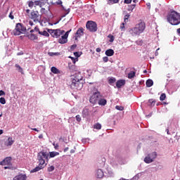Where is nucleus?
Returning <instances> with one entry per match:
<instances>
[{
    "label": "nucleus",
    "mask_w": 180,
    "mask_h": 180,
    "mask_svg": "<svg viewBox=\"0 0 180 180\" xmlns=\"http://www.w3.org/2000/svg\"><path fill=\"white\" fill-rule=\"evenodd\" d=\"M81 72L76 73L70 77V86L75 91H81L84 86V80L82 79Z\"/></svg>",
    "instance_id": "f257e3e1"
},
{
    "label": "nucleus",
    "mask_w": 180,
    "mask_h": 180,
    "mask_svg": "<svg viewBox=\"0 0 180 180\" xmlns=\"http://www.w3.org/2000/svg\"><path fill=\"white\" fill-rule=\"evenodd\" d=\"M146 30V22H141L136 25L134 27H132L129 30V33L133 37L136 36H140Z\"/></svg>",
    "instance_id": "f03ea898"
},
{
    "label": "nucleus",
    "mask_w": 180,
    "mask_h": 180,
    "mask_svg": "<svg viewBox=\"0 0 180 180\" xmlns=\"http://www.w3.org/2000/svg\"><path fill=\"white\" fill-rule=\"evenodd\" d=\"M167 19L170 25L178 26V25L180 24V13L175 11H172L168 13Z\"/></svg>",
    "instance_id": "7ed1b4c3"
},
{
    "label": "nucleus",
    "mask_w": 180,
    "mask_h": 180,
    "mask_svg": "<svg viewBox=\"0 0 180 180\" xmlns=\"http://www.w3.org/2000/svg\"><path fill=\"white\" fill-rule=\"evenodd\" d=\"M37 160L40 165H44L46 161L49 162V153L44 150H41L37 153Z\"/></svg>",
    "instance_id": "20e7f679"
},
{
    "label": "nucleus",
    "mask_w": 180,
    "mask_h": 180,
    "mask_svg": "<svg viewBox=\"0 0 180 180\" xmlns=\"http://www.w3.org/2000/svg\"><path fill=\"white\" fill-rule=\"evenodd\" d=\"M26 27L23 25V24L18 22L15 25V28L12 31L11 34H14V36H20V34H23L26 32Z\"/></svg>",
    "instance_id": "39448f33"
},
{
    "label": "nucleus",
    "mask_w": 180,
    "mask_h": 180,
    "mask_svg": "<svg viewBox=\"0 0 180 180\" xmlns=\"http://www.w3.org/2000/svg\"><path fill=\"white\" fill-rule=\"evenodd\" d=\"M101 98H102V94H101V92L96 89L93 92L91 96L90 97L89 102L93 105H96V103L99 101Z\"/></svg>",
    "instance_id": "423d86ee"
},
{
    "label": "nucleus",
    "mask_w": 180,
    "mask_h": 180,
    "mask_svg": "<svg viewBox=\"0 0 180 180\" xmlns=\"http://www.w3.org/2000/svg\"><path fill=\"white\" fill-rule=\"evenodd\" d=\"M158 155V154L156 151L151 152L145 157L143 161L146 164H151V162H154L155 161Z\"/></svg>",
    "instance_id": "0eeeda50"
},
{
    "label": "nucleus",
    "mask_w": 180,
    "mask_h": 180,
    "mask_svg": "<svg viewBox=\"0 0 180 180\" xmlns=\"http://www.w3.org/2000/svg\"><path fill=\"white\" fill-rule=\"evenodd\" d=\"M48 33H50V34L52 36V37H56V39H58L61 34H64L65 33V31L61 30L60 29L57 30H48Z\"/></svg>",
    "instance_id": "6e6552de"
},
{
    "label": "nucleus",
    "mask_w": 180,
    "mask_h": 180,
    "mask_svg": "<svg viewBox=\"0 0 180 180\" xmlns=\"http://www.w3.org/2000/svg\"><path fill=\"white\" fill-rule=\"evenodd\" d=\"M86 27L89 32H96L98 30L96 22L94 21H88L86 24Z\"/></svg>",
    "instance_id": "1a4fd4ad"
},
{
    "label": "nucleus",
    "mask_w": 180,
    "mask_h": 180,
    "mask_svg": "<svg viewBox=\"0 0 180 180\" xmlns=\"http://www.w3.org/2000/svg\"><path fill=\"white\" fill-rule=\"evenodd\" d=\"M70 32H71V30L66 32L64 35L61 36V37L58 40L60 44H65V43L68 41V35L70 34Z\"/></svg>",
    "instance_id": "9d476101"
},
{
    "label": "nucleus",
    "mask_w": 180,
    "mask_h": 180,
    "mask_svg": "<svg viewBox=\"0 0 180 180\" xmlns=\"http://www.w3.org/2000/svg\"><path fill=\"white\" fill-rule=\"evenodd\" d=\"M31 19H32L34 22H40L41 17L40 16V14H39V11H32Z\"/></svg>",
    "instance_id": "9b49d317"
},
{
    "label": "nucleus",
    "mask_w": 180,
    "mask_h": 180,
    "mask_svg": "<svg viewBox=\"0 0 180 180\" xmlns=\"http://www.w3.org/2000/svg\"><path fill=\"white\" fill-rule=\"evenodd\" d=\"M12 161L11 157H7L0 162V165H11Z\"/></svg>",
    "instance_id": "f8f14e48"
},
{
    "label": "nucleus",
    "mask_w": 180,
    "mask_h": 180,
    "mask_svg": "<svg viewBox=\"0 0 180 180\" xmlns=\"http://www.w3.org/2000/svg\"><path fill=\"white\" fill-rule=\"evenodd\" d=\"M84 36V28L80 27L75 33V40H78V38Z\"/></svg>",
    "instance_id": "ddd939ff"
},
{
    "label": "nucleus",
    "mask_w": 180,
    "mask_h": 180,
    "mask_svg": "<svg viewBox=\"0 0 180 180\" xmlns=\"http://www.w3.org/2000/svg\"><path fill=\"white\" fill-rule=\"evenodd\" d=\"M15 143V140L12 137H8L7 141H5L4 144L6 147H10Z\"/></svg>",
    "instance_id": "4468645a"
},
{
    "label": "nucleus",
    "mask_w": 180,
    "mask_h": 180,
    "mask_svg": "<svg viewBox=\"0 0 180 180\" xmlns=\"http://www.w3.org/2000/svg\"><path fill=\"white\" fill-rule=\"evenodd\" d=\"M44 168V165H40L39 163V165L36 167L34 169L31 170V174H33L34 172H38V171H40V169H43Z\"/></svg>",
    "instance_id": "2eb2a0df"
},
{
    "label": "nucleus",
    "mask_w": 180,
    "mask_h": 180,
    "mask_svg": "<svg viewBox=\"0 0 180 180\" xmlns=\"http://www.w3.org/2000/svg\"><path fill=\"white\" fill-rule=\"evenodd\" d=\"M126 84V80L124 79H120L116 82L117 88H120L121 86H124Z\"/></svg>",
    "instance_id": "dca6fc26"
},
{
    "label": "nucleus",
    "mask_w": 180,
    "mask_h": 180,
    "mask_svg": "<svg viewBox=\"0 0 180 180\" xmlns=\"http://www.w3.org/2000/svg\"><path fill=\"white\" fill-rule=\"evenodd\" d=\"M106 103H108V101H106L105 98H100L98 101V104L100 106H105Z\"/></svg>",
    "instance_id": "f3484780"
},
{
    "label": "nucleus",
    "mask_w": 180,
    "mask_h": 180,
    "mask_svg": "<svg viewBox=\"0 0 180 180\" xmlns=\"http://www.w3.org/2000/svg\"><path fill=\"white\" fill-rule=\"evenodd\" d=\"M103 171L101 169H98L96 170V176L97 178H103Z\"/></svg>",
    "instance_id": "a211bd4d"
},
{
    "label": "nucleus",
    "mask_w": 180,
    "mask_h": 180,
    "mask_svg": "<svg viewBox=\"0 0 180 180\" xmlns=\"http://www.w3.org/2000/svg\"><path fill=\"white\" fill-rule=\"evenodd\" d=\"M57 155H60V153L56 151L49 152V158H54Z\"/></svg>",
    "instance_id": "6ab92c4d"
},
{
    "label": "nucleus",
    "mask_w": 180,
    "mask_h": 180,
    "mask_svg": "<svg viewBox=\"0 0 180 180\" xmlns=\"http://www.w3.org/2000/svg\"><path fill=\"white\" fill-rule=\"evenodd\" d=\"M113 54H115V51H113V49H108L105 51V56L108 57H112Z\"/></svg>",
    "instance_id": "aec40b11"
},
{
    "label": "nucleus",
    "mask_w": 180,
    "mask_h": 180,
    "mask_svg": "<svg viewBox=\"0 0 180 180\" xmlns=\"http://www.w3.org/2000/svg\"><path fill=\"white\" fill-rule=\"evenodd\" d=\"M146 84L147 88H151V86L154 85V82L153 81V79H148V80H146Z\"/></svg>",
    "instance_id": "412c9836"
},
{
    "label": "nucleus",
    "mask_w": 180,
    "mask_h": 180,
    "mask_svg": "<svg viewBox=\"0 0 180 180\" xmlns=\"http://www.w3.org/2000/svg\"><path fill=\"white\" fill-rule=\"evenodd\" d=\"M27 37L28 39H30V40H37V36H36L34 34H29L27 35Z\"/></svg>",
    "instance_id": "4be33fe9"
},
{
    "label": "nucleus",
    "mask_w": 180,
    "mask_h": 180,
    "mask_svg": "<svg viewBox=\"0 0 180 180\" xmlns=\"http://www.w3.org/2000/svg\"><path fill=\"white\" fill-rule=\"evenodd\" d=\"M39 34H41V36H45V37H49L50 36V34L46 30L44 31H39Z\"/></svg>",
    "instance_id": "5701e85b"
},
{
    "label": "nucleus",
    "mask_w": 180,
    "mask_h": 180,
    "mask_svg": "<svg viewBox=\"0 0 180 180\" xmlns=\"http://www.w3.org/2000/svg\"><path fill=\"white\" fill-rule=\"evenodd\" d=\"M82 115H83V117H86V116H88V115H89V110H88V108L83 109Z\"/></svg>",
    "instance_id": "b1692460"
},
{
    "label": "nucleus",
    "mask_w": 180,
    "mask_h": 180,
    "mask_svg": "<svg viewBox=\"0 0 180 180\" xmlns=\"http://www.w3.org/2000/svg\"><path fill=\"white\" fill-rule=\"evenodd\" d=\"M68 67L70 72H74V71H77V66H75V65H69Z\"/></svg>",
    "instance_id": "393cba45"
},
{
    "label": "nucleus",
    "mask_w": 180,
    "mask_h": 180,
    "mask_svg": "<svg viewBox=\"0 0 180 180\" xmlns=\"http://www.w3.org/2000/svg\"><path fill=\"white\" fill-rule=\"evenodd\" d=\"M62 9H63V11H65V12H66L65 14H63L62 15V18H65L67 16V15H68V13H70V11H71L70 8L65 9V8H64L63 6H62Z\"/></svg>",
    "instance_id": "a878e982"
},
{
    "label": "nucleus",
    "mask_w": 180,
    "mask_h": 180,
    "mask_svg": "<svg viewBox=\"0 0 180 180\" xmlns=\"http://www.w3.org/2000/svg\"><path fill=\"white\" fill-rule=\"evenodd\" d=\"M116 82V78L115 77H108V83L110 85H113Z\"/></svg>",
    "instance_id": "bb28decb"
},
{
    "label": "nucleus",
    "mask_w": 180,
    "mask_h": 180,
    "mask_svg": "<svg viewBox=\"0 0 180 180\" xmlns=\"http://www.w3.org/2000/svg\"><path fill=\"white\" fill-rule=\"evenodd\" d=\"M119 1L120 0H108V5H113L115 4H119Z\"/></svg>",
    "instance_id": "cd10ccee"
},
{
    "label": "nucleus",
    "mask_w": 180,
    "mask_h": 180,
    "mask_svg": "<svg viewBox=\"0 0 180 180\" xmlns=\"http://www.w3.org/2000/svg\"><path fill=\"white\" fill-rule=\"evenodd\" d=\"M15 67L17 71H18V72L23 74V68H22V67H20V65L15 64Z\"/></svg>",
    "instance_id": "c85d7f7f"
},
{
    "label": "nucleus",
    "mask_w": 180,
    "mask_h": 180,
    "mask_svg": "<svg viewBox=\"0 0 180 180\" xmlns=\"http://www.w3.org/2000/svg\"><path fill=\"white\" fill-rule=\"evenodd\" d=\"M51 71L53 74H60V71L56 67H52Z\"/></svg>",
    "instance_id": "c756f323"
},
{
    "label": "nucleus",
    "mask_w": 180,
    "mask_h": 180,
    "mask_svg": "<svg viewBox=\"0 0 180 180\" xmlns=\"http://www.w3.org/2000/svg\"><path fill=\"white\" fill-rule=\"evenodd\" d=\"M94 129H96V130H101L102 129V124L100 123H96L94 125Z\"/></svg>",
    "instance_id": "7c9ffc66"
},
{
    "label": "nucleus",
    "mask_w": 180,
    "mask_h": 180,
    "mask_svg": "<svg viewBox=\"0 0 180 180\" xmlns=\"http://www.w3.org/2000/svg\"><path fill=\"white\" fill-rule=\"evenodd\" d=\"M135 76H136V72H134V71H131L128 74V78L129 79H131V78H134Z\"/></svg>",
    "instance_id": "2f4dec72"
},
{
    "label": "nucleus",
    "mask_w": 180,
    "mask_h": 180,
    "mask_svg": "<svg viewBox=\"0 0 180 180\" xmlns=\"http://www.w3.org/2000/svg\"><path fill=\"white\" fill-rule=\"evenodd\" d=\"M130 18V14L127 13L124 16V23H127V22H129V18Z\"/></svg>",
    "instance_id": "473e14b6"
},
{
    "label": "nucleus",
    "mask_w": 180,
    "mask_h": 180,
    "mask_svg": "<svg viewBox=\"0 0 180 180\" xmlns=\"http://www.w3.org/2000/svg\"><path fill=\"white\" fill-rule=\"evenodd\" d=\"M134 8H136V4L129 5V6H128V11H129V12H133V10L134 9Z\"/></svg>",
    "instance_id": "72a5a7b5"
},
{
    "label": "nucleus",
    "mask_w": 180,
    "mask_h": 180,
    "mask_svg": "<svg viewBox=\"0 0 180 180\" xmlns=\"http://www.w3.org/2000/svg\"><path fill=\"white\" fill-rule=\"evenodd\" d=\"M49 56H50V57H53L54 56H60V53L58 52H49L48 53Z\"/></svg>",
    "instance_id": "f704fd0d"
},
{
    "label": "nucleus",
    "mask_w": 180,
    "mask_h": 180,
    "mask_svg": "<svg viewBox=\"0 0 180 180\" xmlns=\"http://www.w3.org/2000/svg\"><path fill=\"white\" fill-rule=\"evenodd\" d=\"M148 103L150 106H154L155 105V100L154 99H149Z\"/></svg>",
    "instance_id": "c9c22d12"
},
{
    "label": "nucleus",
    "mask_w": 180,
    "mask_h": 180,
    "mask_svg": "<svg viewBox=\"0 0 180 180\" xmlns=\"http://www.w3.org/2000/svg\"><path fill=\"white\" fill-rule=\"evenodd\" d=\"M115 109L117 110H124V107H123L122 105H116Z\"/></svg>",
    "instance_id": "e433bc0d"
},
{
    "label": "nucleus",
    "mask_w": 180,
    "mask_h": 180,
    "mask_svg": "<svg viewBox=\"0 0 180 180\" xmlns=\"http://www.w3.org/2000/svg\"><path fill=\"white\" fill-rule=\"evenodd\" d=\"M34 6V2H33L32 1H28V6L29 8H30V9H32V8H33Z\"/></svg>",
    "instance_id": "4c0bfd02"
},
{
    "label": "nucleus",
    "mask_w": 180,
    "mask_h": 180,
    "mask_svg": "<svg viewBox=\"0 0 180 180\" xmlns=\"http://www.w3.org/2000/svg\"><path fill=\"white\" fill-rule=\"evenodd\" d=\"M165 98H167V95L165 94H162L160 97V101H165Z\"/></svg>",
    "instance_id": "58836bf2"
},
{
    "label": "nucleus",
    "mask_w": 180,
    "mask_h": 180,
    "mask_svg": "<svg viewBox=\"0 0 180 180\" xmlns=\"http://www.w3.org/2000/svg\"><path fill=\"white\" fill-rule=\"evenodd\" d=\"M0 103H1V105H5V103H6V100H5V98H0Z\"/></svg>",
    "instance_id": "ea45409f"
},
{
    "label": "nucleus",
    "mask_w": 180,
    "mask_h": 180,
    "mask_svg": "<svg viewBox=\"0 0 180 180\" xmlns=\"http://www.w3.org/2000/svg\"><path fill=\"white\" fill-rule=\"evenodd\" d=\"M108 37L110 39L109 41L110 43H113V41H115V37H113V35H108Z\"/></svg>",
    "instance_id": "a19ab883"
},
{
    "label": "nucleus",
    "mask_w": 180,
    "mask_h": 180,
    "mask_svg": "<svg viewBox=\"0 0 180 180\" xmlns=\"http://www.w3.org/2000/svg\"><path fill=\"white\" fill-rule=\"evenodd\" d=\"M69 58H71V60H72L73 64H75V63H76L77 61H78V58H74V57H72V56H69Z\"/></svg>",
    "instance_id": "79ce46f5"
},
{
    "label": "nucleus",
    "mask_w": 180,
    "mask_h": 180,
    "mask_svg": "<svg viewBox=\"0 0 180 180\" xmlns=\"http://www.w3.org/2000/svg\"><path fill=\"white\" fill-rule=\"evenodd\" d=\"M54 169H55L54 166H50L49 167H48V172H53Z\"/></svg>",
    "instance_id": "37998d69"
},
{
    "label": "nucleus",
    "mask_w": 180,
    "mask_h": 180,
    "mask_svg": "<svg viewBox=\"0 0 180 180\" xmlns=\"http://www.w3.org/2000/svg\"><path fill=\"white\" fill-rule=\"evenodd\" d=\"M136 44H138V46H142L143 45V40L141 39H139L136 41Z\"/></svg>",
    "instance_id": "c03bdc74"
},
{
    "label": "nucleus",
    "mask_w": 180,
    "mask_h": 180,
    "mask_svg": "<svg viewBox=\"0 0 180 180\" xmlns=\"http://www.w3.org/2000/svg\"><path fill=\"white\" fill-rule=\"evenodd\" d=\"M81 54L82 53H79V52H74V56L76 57V58L81 57Z\"/></svg>",
    "instance_id": "a18cd8bd"
},
{
    "label": "nucleus",
    "mask_w": 180,
    "mask_h": 180,
    "mask_svg": "<svg viewBox=\"0 0 180 180\" xmlns=\"http://www.w3.org/2000/svg\"><path fill=\"white\" fill-rule=\"evenodd\" d=\"M124 25H126V22H122L120 25V29L122 32H124Z\"/></svg>",
    "instance_id": "49530a36"
},
{
    "label": "nucleus",
    "mask_w": 180,
    "mask_h": 180,
    "mask_svg": "<svg viewBox=\"0 0 180 180\" xmlns=\"http://www.w3.org/2000/svg\"><path fill=\"white\" fill-rule=\"evenodd\" d=\"M53 146L55 150H58V147H59L58 143H56V142H53Z\"/></svg>",
    "instance_id": "de8ad7c7"
},
{
    "label": "nucleus",
    "mask_w": 180,
    "mask_h": 180,
    "mask_svg": "<svg viewBox=\"0 0 180 180\" xmlns=\"http://www.w3.org/2000/svg\"><path fill=\"white\" fill-rule=\"evenodd\" d=\"M76 120H77V122H81V120H82L81 115H76Z\"/></svg>",
    "instance_id": "09e8293b"
},
{
    "label": "nucleus",
    "mask_w": 180,
    "mask_h": 180,
    "mask_svg": "<svg viewBox=\"0 0 180 180\" xmlns=\"http://www.w3.org/2000/svg\"><path fill=\"white\" fill-rule=\"evenodd\" d=\"M103 61L104 63H108V61H109V58H108V56H105L103 58Z\"/></svg>",
    "instance_id": "8fccbe9b"
},
{
    "label": "nucleus",
    "mask_w": 180,
    "mask_h": 180,
    "mask_svg": "<svg viewBox=\"0 0 180 180\" xmlns=\"http://www.w3.org/2000/svg\"><path fill=\"white\" fill-rule=\"evenodd\" d=\"M108 176H113V172L108 171Z\"/></svg>",
    "instance_id": "3c124183"
},
{
    "label": "nucleus",
    "mask_w": 180,
    "mask_h": 180,
    "mask_svg": "<svg viewBox=\"0 0 180 180\" xmlns=\"http://www.w3.org/2000/svg\"><path fill=\"white\" fill-rule=\"evenodd\" d=\"M6 94L4 90H0V96H5Z\"/></svg>",
    "instance_id": "603ef678"
},
{
    "label": "nucleus",
    "mask_w": 180,
    "mask_h": 180,
    "mask_svg": "<svg viewBox=\"0 0 180 180\" xmlns=\"http://www.w3.org/2000/svg\"><path fill=\"white\" fill-rule=\"evenodd\" d=\"M131 1L132 0H124V4H131Z\"/></svg>",
    "instance_id": "864d4df0"
},
{
    "label": "nucleus",
    "mask_w": 180,
    "mask_h": 180,
    "mask_svg": "<svg viewBox=\"0 0 180 180\" xmlns=\"http://www.w3.org/2000/svg\"><path fill=\"white\" fill-rule=\"evenodd\" d=\"M8 17L10 18V19H11L13 20V19H15V17L13 16V15H12V12L10 13Z\"/></svg>",
    "instance_id": "5fc2aeb1"
},
{
    "label": "nucleus",
    "mask_w": 180,
    "mask_h": 180,
    "mask_svg": "<svg viewBox=\"0 0 180 180\" xmlns=\"http://www.w3.org/2000/svg\"><path fill=\"white\" fill-rule=\"evenodd\" d=\"M71 50H75V49H77V44H73L71 46Z\"/></svg>",
    "instance_id": "6e6d98bb"
},
{
    "label": "nucleus",
    "mask_w": 180,
    "mask_h": 180,
    "mask_svg": "<svg viewBox=\"0 0 180 180\" xmlns=\"http://www.w3.org/2000/svg\"><path fill=\"white\" fill-rule=\"evenodd\" d=\"M34 4L35 5H37V6H39V5H40L41 1H35L34 2Z\"/></svg>",
    "instance_id": "4d7b16f0"
},
{
    "label": "nucleus",
    "mask_w": 180,
    "mask_h": 180,
    "mask_svg": "<svg viewBox=\"0 0 180 180\" xmlns=\"http://www.w3.org/2000/svg\"><path fill=\"white\" fill-rule=\"evenodd\" d=\"M139 178H140V174H136V175L134 177V179H139Z\"/></svg>",
    "instance_id": "13d9d810"
},
{
    "label": "nucleus",
    "mask_w": 180,
    "mask_h": 180,
    "mask_svg": "<svg viewBox=\"0 0 180 180\" xmlns=\"http://www.w3.org/2000/svg\"><path fill=\"white\" fill-rule=\"evenodd\" d=\"M58 5H63V1L61 0H58L57 1Z\"/></svg>",
    "instance_id": "bf43d9fd"
},
{
    "label": "nucleus",
    "mask_w": 180,
    "mask_h": 180,
    "mask_svg": "<svg viewBox=\"0 0 180 180\" xmlns=\"http://www.w3.org/2000/svg\"><path fill=\"white\" fill-rule=\"evenodd\" d=\"M44 12H46V8H41V13H44Z\"/></svg>",
    "instance_id": "052dcab7"
},
{
    "label": "nucleus",
    "mask_w": 180,
    "mask_h": 180,
    "mask_svg": "<svg viewBox=\"0 0 180 180\" xmlns=\"http://www.w3.org/2000/svg\"><path fill=\"white\" fill-rule=\"evenodd\" d=\"M34 30H35V32H38V33L40 32V30L37 27H35Z\"/></svg>",
    "instance_id": "680f3d73"
},
{
    "label": "nucleus",
    "mask_w": 180,
    "mask_h": 180,
    "mask_svg": "<svg viewBox=\"0 0 180 180\" xmlns=\"http://www.w3.org/2000/svg\"><path fill=\"white\" fill-rule=\"evenodd\" d=\"M96 51L97 53H101V48H96Z\"/></svg>",
    "instance_id": "e2e57ef3"
},
{
    "label": "nucleus",
    "mask_w": 180,
    "mask_h": 180,
    "mask_svg": "<svg viewBox=\"0 0 180 180\" xmlns=\"http://www.w3.org/2000/svg\"><path fill=\"white\" fill-rule=\"evenodd\" d=\"M17 56H23V51L18 52Z\"/></svg>",
    "instance_id": "0e129e2a"
},
{
    "label": "nucleus",
    "mask_w": 180,
    "mask_h": 180,
    "mask_svg": "<svg viewBox=\"0 0 180 180\" xmlns=\"http://www.w3.org/2000/svg\"><path fill=\"white\" fill-rule=\"evenodd\" d=\"M87 140H88V139H83L82 140V143H83L84 144H85V143H86Z\"/></svg>",
    "instance_id": "69168bd1"
},
{
    "label": "nucleus",
    "mask_w": 180,
    "mask_h": 180,
    "mask_svg": "<svg viewBox=\"0 0 180 180\" xmlns=\"http://www.w3.org/2000/svg\"><path fill=\"white\" fill-rule=\"evenodd\" d=\"M146 6H148V8L150 9V8H151V4L147 3Z\"/></svg>",
    "instance_id": "338daca9"
},
{
    "label": "nucleus",
    "mask_w": 180,
    "mask_h": 180,
    "mask_svg": "<svg viewBox=\"0 0 180 180\" xmlns=\"http://www.w3.org/2000/svg\"><path fill=\"white\" fill-rule=\"evenodd\" d=\"M176 32H177V33H178L179 34H180V28L177 29V30H176Z\"/></svg>",
    "instance_id": "774afa93"
}]
</instances>
